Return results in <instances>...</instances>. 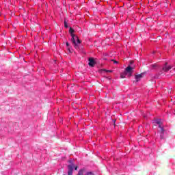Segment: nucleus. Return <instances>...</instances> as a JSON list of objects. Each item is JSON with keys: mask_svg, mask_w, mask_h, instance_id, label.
<instances>
[{"mask_svg": "<svg viewBox=\"0 0 175 175\" xmlns=\"http://www.w3.org/2000/svg\"><path fill=\"white\" fill-rule=\"evenodd\" d=\"M130 64H131V65H132V64H133V61H131Z\"/></svg>", "mask_w": 175, "mask_h": 175, "instance_id": "obj_19", "label": "nucleus"}, {"mask_svg": "<svg viewBox=\"0 0 175 175\" xmlns=\"http://www.w3.org/2000/svg\"><path fill=\"white\" fill-rule=\"evenodd\" d=\"M157 124H159H159H161V122L160 121H157Z\"/></svg>", "mask_w": 175, "mask_h": 175, "instance_id": "obj_18", "label": "nucleus"}, {"mask_svg": "<svg viewBox=\"0 0 175 175\" xmlns=\"http://www.w3.org/2000/svg\"><path fill=\"white\" fill-rule=\"evenodd\" d=\"M64 27L65 28H68L69 26H68V23H66V21H64Z\"/></svg>", "mask_w": 175, "mask_h": 175, "instance_id": "obj_11", "label": "nucleus"}, {"mask_svg": "<svg viewBox=\"0 0 175 175\" xmlns=\"http://www.w3.org/2000/svg\"><path fill=\"white\" fill-rule=\"evenodd\" d=\"M69 32L72 36V35H73V32H75V29H73V28H72V27H70Z\"/></svg>", "mask_w": 175, "mask_h": 175, "instance_id": "obj_10", "label": "nucleus"}, {"mask_svg": "<svg viewBox=\"0 0 175 175\" xmlns=\"http://www.w3.org/2000/svg\"><path fill=\"white\" fill-rule=\"evenodd\" d=\"M111 61L113 62V64H118L117 60L112 59Z\"/></svg>", "mask_w": 175, "mask_h": 175, "instance_id": "obj_13", "label": "nucleus"}, {"mask_svg": "<svg viewBox=\"0 0 175 175\" xmlns=\"http://www.w3.org/2000/svg\"><path fill=\"white\" fill-rule=\"evenodd\" d=\"M133 69H135V67H131V66H129L125 68L124 72H126L127 75L129 73V76L131 77V76H132V70H133Z\"/></svg>", "mask_w": 175, "mask_h": 175, "instance_id": "obj_3", "label": "nucleus"}, {"mask_svg": "<svg viewBox=\"0 0 175 175\" xmlns=\"http://www.w3.org/2000/svg\"><path fill=\"white\" fill-rule=\"evenodd\" d=\"M75 167V170H77V169H78V166H75V167Z\"/></svg>", "mask_w": 175, "mask_h": 175, "instance_id": "obj_16", "label": "nucleus"}, {"mask_svg": "<svg viewBox=\"0 0 175 175\" xmlns=\"http://www.w3.org/2000/svg\"><path fill=\"white\" fill-rule=\"evenodd\" d=\"M165 65H167V63H165Z\"/></svg>", "mask_w": 175, "mask_h": 175, "instance_id": "obj_21", "label": "nucleus"}, {"mask_svg": "<svg viewBox=\"0 0 175 175\" xmlns=\"http://www.w3.org/2000/svg\"><path fill=\"white\" fill-rule=\"evenodd\" d=\"M152 66H155V64H153Z\"/></svg>", "mask_w": 175, "mask_h": 175, "instance_id": "obj_20", "label": "nucleus"}, {"mask_svg": "<svg viewBox=\"0 0 175 175\" xmlns=\"http://www.w3.org/2000/svg\"><path fill=\"white\" fill-rule=\"evenodd\" d=\"M165 129H161V130H160V138L161 139H165Z\"/></svg>", "mask_w": 175, "mask_h": 175, "instance_id": "obj_6", "label": "nucleus"}, {"mask_svg": "<svg viewBox=\"0 0 175 175\" xmlns=\"http://www.w3.org/2000/svg\"><path fill=\"white\" fill-rule=\"evenodd\" d=\"M170 69H172V66H165V67L163 68V70L164 72H169V70H170Z\"/></svg>", "mask_w": 175, "mask_h": 175, "instance_id": "obj_7", "label": "nucleus"}, {"mask_svg": "<svg viewBox=\"0 0 175 175\" xmlns=\"http://www.w3.org/2000/svg\"><path fill=\"white\" fill-rule=\"evenodd\" d=\"M86 174H88V175H94V172H88L86 173Z\"/></svg>", "mask_w": 175, "mask_h": 175, "instance_id": "obj_12", "label": "nucleus"}, {"mask_svg": "<svg viewBox=\"0 0 175 175\" xmlns=\"http://www.w3.org/2000/svg\"><path fill=\"white\" fill-rule=\"evenodd\" d=\"M128 74L126 72L124 71V72L120 74L121 79H125V76H126Z\"/></svg>", "mask_w": 175, "mask_h": 175, "instance_id": "obj_9", "label": "nucleus"}, {"mask_svg": "<svg viewBox=\"0 0 175 175\" xmlns=\"http://www.w3.org/2000/svg\"><path fill=\"white\" fill-rule=\"evenodd\" d=\"M88 61H89V63H88L89 66L94 68V66H95V64H96V62H95V59H94V57H90L88 59Z\"/></svg>", "mask_w": 175, "mask_h": 175, "instance_id": "obj_4", "label": "nucleus"}, {"mask_svg": "<svg viewBox=\"0 0 175 175\" xmlns=\"http://www.w3.org/2000/svg\"><path fill=\"white\" fill-rule=\"evenodd\" d=\"M66 45L67 47H68L69 46V42H66Z\"/></svg>", "mask_w": 175, "mask_h": 175, "instance_id": "obj_15", "label": "nucleus"}, {"mask_svg": "<svg viewBox=\"0 0 175 175\" xmlns=\"http://www.w3.org/2000/svg\"><path fill=\"white\" fill-rule=\"evenodd\" d=\"M144 76V73H141V74H139L137 75H135V80H136V81L137 82L140 81V80L142 79H143Z\"/></svg>", "mask_w": 175, "mask_h": 175, "instance_id": "obj_5", "label": "nucleus"}, {"mask_svg": "<svg viewBox=\"0 0 175 175\" xmlns=\"http://www.w3.org/2000/svg\"><path fill=\"white\" fill-rule=\"evenodd\" d=\"M106 72H108L109 73H111V72H113V70H106Z\"/></svg>", "mask_w": 175, "mask_h": 175, "instance_id": "obj_17", "label": "nucleus"}, {"mask_svg": "<svg viewBox=\"0 0 175 175\" xmlns=\"http://www.w3.org/2000/svg\"><path fill=\"white\" fill-rule=\"evenodd\" d=\"M159 128H160V131H162V129H163V127H162V126L160 124H159Z\"/></svg>", "mask_w": 175, "mask_h": 175, "instance_id": "obj_14", "label": "nucleus"}, {"mask_svg": "<svg viewBox=\"0 0 175 175\" xmlns=\"http://www.w3.org/2000/svg\"><path fill=\"white\" fill-rule=\"evenodd\" d=\"M84 172H85V170L84 168L81 169V170H79L77 175H84Z\"/></svg>", "mask_w": 175, "mask_h": 175, "instance_id": "obj_8", "label": "nucleus"}, {"mask_svg": "<svg viewBox=\"0 0 175 175\" xmlns=\"http://www.w3.org/2000/svg\"><path fill=\"white\" fill-rule=\"evenodd\" d=\"M71 36H72L71 40L72 42L74 47L77 49V50H79V49H80L79 47V44L81 43V40H80L79 37L75 34H72Z\"/></svg>", "mask_w": 175, "mask_h": 175, "instance_id": "obj_1", "label": "nucleus"}, {"mask_svg": "<svg viewBox=\"0 0 175 175\" xmlns=\"http://www.w3.org/2000/svg\"><path fill=\"white\" fill-rule=\"evenodd\" d=\"M70 163V165H68V175H72L73 174V169L75 168V164H73L72 163V160H69L68 161Z\"/></svg>", "mask_w": 175, "mask_h": 175, "instance_id": "obj_2", "label": "nucleus"}]
</instances>
